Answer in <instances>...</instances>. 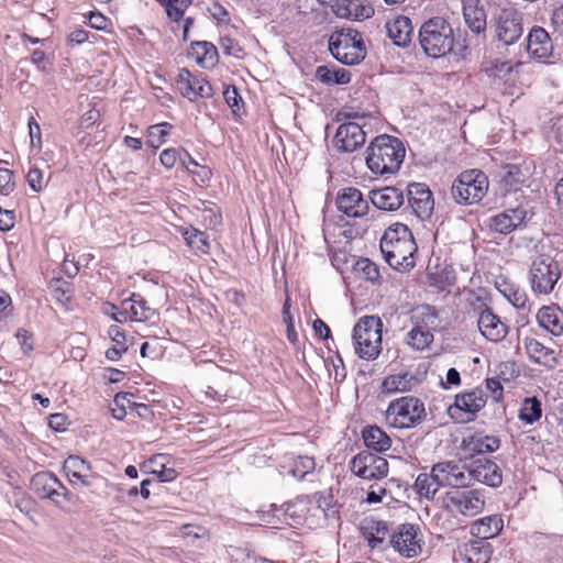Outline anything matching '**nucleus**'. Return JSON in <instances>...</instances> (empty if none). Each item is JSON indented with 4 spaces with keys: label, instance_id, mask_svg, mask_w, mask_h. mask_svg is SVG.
Wrapping results in <instances>:
<instances>
[{
    "label": "nucleus",
    "instance_id": "nucleus-53",
    "mask_svg": "<svg viewBox=\"0 0 563 563\" xmlns=\"http://www.w3.org/2000/svg\"><path fill=\"white\" fill-rule=\"evenodd\" d=\"M108 335L114 343V346L121 349V350H128L126 346V338L124 331L121 329V327L113 324L110 325L108 329Z\"/></svg>",
    "mask_w": 563,
    "mask_h": 563
},
{
    "label": "nucleus",
    "instance_id": "nucleus-7",
    "mask_svg": "<svg viewBox=\"0 0 563 563\" xmlns=\"http://www.w3.org/2000/svg\"><path fill=\"white\" fill-rule=\"evenodd\" d=\"M424 418V404L413 396H404L390 401L385 413L388 426L397 429L415 428Z\"/></svg>",
    "mask_w": 563,
    "mask_h": 563
},
{
    "label": "nucleus",
    "instance_id": "nucleus-2",
    "mask_svg": "<svg viewBox=\"0 0 563 563\" xmlns=\"http://www.w3.org/2000/svg\"><path fill=\"white\" fill-rule=\"evenodd\" d=\"M405 153L404 144L397 137L378 135L366 150V165L375 175L395 174L404 162Z\"/></svg>",
    "mask_w": 563,
    "mask_h": 563
},
{
    "label": "nucleus",
    "instance_id": "nucleus-51",
    "mask_svg": "<svg viewBox=\"0 0 563 563\" xmlns=\"http://www.w3.org/2000/svg\"><path fill=\"white\" fill-rule=\"evenodd\" d=\"M358 268L364 273L369 282H376L379 278V269L377 265L368 258H363L357 263Z\"/></svg>",
    "mask_w": 563,
    "mask_h": 563
},
{
    "label": "nucleus",
    "instance_id": "nucleus-43",
    "mask_svg": "<svg viewBox=\"0 0 563 563\" xmlns=\"http://www.w3.org/2000/svg\"><path fill=\"white\" fill-rule=\"evenodd\" d=\"M542 416V405L537 397H528L519 410V419L527 424H532Z\"/></svg>",
    "mask_w": 563,
    "mask_h": 563
},
{
    "label": "nucleus",
    "instance_id": "nucleus-44",
    "mask_svg": "<svg viewBox=\"0 0 563 563\" xmlns=\"http://www.w3.org/2000/svg\"><path fill=\"white\" fill-rule=\"evenodd\" d=\"M527 173L517 165H507L501 177V183L508 190L517 191L526 181Z\"/></svg>",
    "mask_w": 563,
    "mask_h": 563
},
{
    "label": "nucleus",
    "instance_id": "nucleus-22",
    "mask_svg": "<svg viewBox=\"0 0 563 563\" xmlns=\"http://www.w3.org/2000/svg\"><path fill=\"white\" fill-rule=\"evenodd\" d=\"M471 486L475 483H483L490 487H498L503 483V475L499 466L487 459L475 461L470 467Z\"/></svg>",
    "mask_w": 563,
    "mask_h": 563
},
{
    "label": "nucleus",
    "instance_id": "nucleus-61",
    "mask_svg": "<svg viewBox=\"0 0 563 563\" xmlns=\"http://www.w3.org/2000/svg\"><path fill=\"white\" fill-rule=\"evenodd\" d=\"M14 225V216L12 211L3 210L0 207V230L9 231Z\"/></svg>",
    "mask_w": 563,
    "mask_h": 563
},
{
    "label": "nucleus",
    "instance_id": "nucleus-26",
    "mask_svg": "<svg viewBox=\"0 0 563 563\" xmlns=\"http://www.w3.org/2000/svg\"><path fill=\"white\" fill-rule=\"evenodd\" d=\"M537 322L540 328L554 336L563 335V310L555 305L541 307L537 312Z\"/></svg>",
    "mask_w": 563,
    "mask_h": 563
},
{
    "label": "nucleus",
    "instance_id": "nucleus-45",
    "mask_svg": "<svg viewBox=\"0 0 563 563\" xmlns=\"http://www.w3.org/2000/svg\"><path fill=\"white\" fill-rule=\"evenodd\" d=\"M433 339V332L411 329L406 335V343L413 350L423 351L430 346Z\"/></svg>",
    "mask_w": 563,
    "mask_h": 563
},
{
    "label": "nucleus",
    "instance_id": "nucleus-59",
    "mask_svg": "<svg viewBox=\"0 0 563 563\" xmlns=\"http://www.w3.org/2000/svg\"><path fill=\"white\" fill-rule=\"evenodd\" d=\"M109 20L100 12H91L89 14V24L91 27L102 31L108 26Z\"/></svg>",
    "mask_w": 563,
    "mask_h": 563
},
{
    "label": "nucleus",
    "instance_id": "nucleus-58",
    "mask_svg": "<svg viewBox=\"0 0 563 563\" xmlns=\"http://www.w3.org/2000/svg\"><path fill=\"white\" fill-rule=\"evenodd\" d=\"M208 11L212 15V18L219 22L225 23L229 21V13L227 9L218 2L211 3L208 8Z\"/></svg>",
    "mask_w": 563,
    "mask_h": 563
},
{
    "label": "nucleus",
    "instance_id": "nucleus-35",
    "mask_svg": "<svg viewBox=\"0 0 563 563\" xmlns=\"http://www.w3.org/2000/svg\"><path fill=\"white\" fill-rule=\"evenodd\" d=\"M504 528L503 519L497 516H487L475 520L471 526V533L477 539L487 541L496 537Z\"/></svg>",
    "mask_w": 563,
    "mask_h": 563
},
{
    "label": "nucleus",
    "instance_id": "nucleus-60",
    "mask_svg": "<svg viewBox=\"0 0 563 563\" xmlns=\"http://www.w3.org/2000/svg\"><path fill=\"white\" fill-rule=\"evenodd\" d=\"M486 388L490 391L494 400L499 401L503 398V386L497 378H487Z\"/></svg>",
    "mask_w": 563,
    "mask_h": 563
},
{
    "label": "nucleus",
    "instance_id": "nucleus-4",
    "mask_svg": "<svg viewBox=\"0 0 563 563\" xmlns=\"http://www.w3.org/2000/svg\"><path fill=\"white\" fill-rule=\"evenodd\" d=\"M562 276L560 263L548 254L536 256L528 269L527 278L536 296H549Z\"/></svg>",
    "mask_w": 563,
    "mask_h": 563
},
{
    "label": "nucleus",
    "instance_id": "nucleus-15",
    "mask_svg": "<svg viewBox=\"0 0 563 563\" xmlns=\"http://www.w3.org/2000/svg\"><path fill=\"white\" fill-rule=\"evenodd\" d=\"M366 132L357 122L342 123L334 135L333 145L338 152L352 153L364 145Z\"/></svg>",
    "mask_w": 563,
    "mask_h": 563
},
{
    "label": "nucleus",
    "instance_id": "nucleus-13",
    "mask_svg": "<svg viewBox=\"0 0 563 563\" xmlns=\"http://www.w3.org/2000/svg\"><path fill=\"white\" fill-rule=\"evenodd\" d=\"M443 487L452 489L471 487L468 466L457 461H443L433 465Z\"/></svg>",
    "mask_w": 563,
    "mask_h": 563
},
{
    "label": "nucleus",
    "instance_id": "nucleus-41",
    "mask_svg": "<svg viewBox=\"0 0 563 563\" xmlns=\"http://www.w3.org/2000/svg\"><path fill=\"white\" fill-rule=\"evenodd\" d=\"M316 77L325 85H345L351 81V71L324 65L317 67Z\"/></svg>",
    "mask_w": 563,
    "mask_h": 563
},
{
    "label": "nucleus",
    "instance_id": "nucleus-49",
    "mask_svg": "<svg viewBox=\"0 0 563 563\" xmlns=\"http://www.w3.org/2000/svg\"><path fill=\"white\" fill-rule=\"evenodd\" d=\"M26 181L34 192L42 191L47 185L44 173L38 167L30 168L26 174Z\"/></svg>",
    "mask_w": 563,
    "mask_h": 563
},
{
    "label": "nucleus",
    "instance_id": "nucleus-47",
    "mask_svg": "<svg viewBox=\"0 0 563 563\" xmlns=\"http://www.w3.org/2000/svg\"><path fill=\"white\" fill-rule=\"evenodd\" d=\"M187 244L202 253H207L209 250V238L206 232L199 231L195 228L186 229L183 233Z\"/></svg>",
    "mask_w": 563,
    "mask_h": 563
},
{
    "label": "nucleus",
    "instance_id": "nucleus-39",
    "mask_svg": "<svg viewBox=\"0 0 563 563\" xmlns=\"http://www.w3.org/2000/svg\"><path fill=\"white\" fill-rule=\"evenodd\" d=\"M190 55L203 68H211L218 62L217 47L210 42H195L190 47Z\"/></svg>",
    "mask_w": 563,
    "mask_h": 563
},
{
    "label": "nucleus",
    "instance_id": "nucleus-17",
    "mask_svg": "<svg viewBox=\"0 0 563 563\" xmlns=\"http://www.w3.org/2000/svg\"><path fill=\"white\" fill-rule=\"evenodd\" d=\"M408 201L413 213L420 220H428L431 218L434 209V200L430 189L421 183L410 184L407 188Z\"/></svg>",
    "mask_w": 563,
    "mask_h": 563
},
{
    "label": "nucleus",
    "instance_id": "nucleus-21",
    "mask_svg": "<svg viewBox=\"0 0 563 563\" xmlns=\"http://www.w3.org/2000/svg\"><path fill=\"white\" fill-rule=\"evenodd\" d=\"M528 53L539 62H548L553 57V43L549 33L541 26H533L528 34Z\"/></svg>",
    "mask_w": 563,
    "mask_h": 563
},
{
    "label": "nucleus",
    "instance_id": "nucleus-29",
    "mask_svg": "<svg viewBox=\"0 0 563 563\" xmlns=\"http://www.w3.org/2000/svg\"><path fill=\"white\" fill-rule=\"evenodd\" d=\"M496 288L515 308L525 312L531 310L527 292L518 285L510 283L506 278H500L496 282Z\"/></svg>",
    "mask_w": 563,
    "mask_h": 563
},
{
    "label": "nucleus",
    "instance_id": "nucleus-63",
    "mask_svg": "<svg viewBox=\"0 0 563 563\" xmlns=\"http://www.w3.org/2000/svg\"><path fill=\"white\" fill-rule=\"evenodd\" d=\"M15 338L21 345V347L25 351H32L33 345L29 342L31 339V334L25 329H19L15 333Z\"/></svg>",
    "mask_w": 563,
    "mask_h": 563
},
{
    "label": "nucleus",
    "instance_id": "nucleus-1",
    "mask_svg": "<svg viewBox=\"0 0 563 563\" xmlns=\"http://www.w3.org/2000/svg\"><path fill=\"white\" fill-rule=\"evenodd\" d=\"M417 244L411 231L402 223L390 225L380 239V251L390 267L399 272L416 265Z\"/></svg>",
    "mask_w": 563,
    "mask_h": 563
},
{
    "label": "nucleus",
    "instance_id": "nucleus-19",
    "mask_svg": "<svg viewBox=\"0 0 563 563\" xmlns=\"http://www.w3.org/2000/svg\"><path fill=\"white\" fill-rule=\"evenodd\" d=\"M393 548L406 558L417 556L421 552L417 529L413 525H401L391 537Z\"/></svg>",
    "mask_w": 563,
    "mask_h": 563
},
{
    "label": "nucleus",
    "instance_id": "nucleus-48",
    "mask_svg": "<svg viewBox=\"0 0 563 563\" xmlns=\"http://www.w3.org/2000/svg\"><path fill=\"white\" fill-rule=\"evenodd\" d=\"M314 466L316 464L312 457L299 456L298 460L295 461L291 474L297 479H303L307 474L314 470Z\"/></svg>",
    "mask_w": 563,
    "mask_h": 563
},
{
    "label": "nucleus",
    "instance_id": "nucleus-57",
    "mask_svg": "<svg viewBox=\"0 0 563 563\" xmlns=\"http://www.w3.org/2000/svg\"><path fill=\"white\" fill-rule=\"evenodd\" d=\"M13 174L8 168H0V191L4 194H9L13 190L12 183Z\"/></svg>",
    "mask_w": 563,
    "mask_h": 563
},
{
    "label": "nucleus",
    "instance_id": "nucleus-30",
    "mask_svg": "<svg viewBox=\"0 0 563 563\" xmlns=\"http://www.w3.org/2000/svg\"><path fill=\"white\" fill-rule=\"evenodd\" d=\"M170 460L165 454H155L143 463V468L157 477L159 482H172L177 476V471L168 466Z\"/></svg>",
    "mask_w": 563,
    "mask_h": 563
},
{
    "label": "nucleus",
    "instance_id": "nucleus-32",
    "mask_svg": "<svg viewBox=\"0 0 563 563\" xmlns=\"http://www.w3.org/2000/svg\"><path fill=\"white\" fill-rule=\"evenodd\" d=\"M122 306H124L123 313H130V321L144 322L155 314V310L140 294H131L129 298L122 300Z\"/></svg>",
    "mask_w": 563,
    "mask_h": 563
},
{
    "label": "nucleus",
    "instance_id": "nucleus-62",
    "mask_svg": "<svg viewBox=\"0 0 563 563\" xmlns=\"http://www.w3.org/2000/svg\"><path fill=\"white\" fill-rule=\"evenodd\" d=\"M221 48L225 55L239 56L241 48L230 37L221 38Z\"/></svg>",
    "mask_w": 563,
    "mask_h": 563
},
{
    "label": "nucleus",
    "instance_id": "nucleus-64",
    "mask_svg": "<svg viewBox=\"0 0 563 563\" xmlns=\"http://www.w3.org/2000/svg\"><path fill=\"white\" fill-rule=\"evenodd\" d=\"M552 25L563 34V4L556 7L551 16Z\"/></svg>",
    "mask_w": 563,
    "mask_h": 563
},
{
    "label": "nucleus",
    "instance_id": "nucleus-18",
    "mask_svg": "<svg viewBox=\"0 0 563 563\" xmlns=\"http://www.w3.org/2000/svg\"><path fill=\"white\" fill-rule=\"evenodd\" d=\"M338 209L352 218H361L368 211V202L362 192L353 187H346L339 191L336 197Z\"/></svg>",
    "mask_w": 563,
    "mask_h": 563
},
{
    "label": "nucleus",
    "instance_id": "nucleus-52",
    "mask_svg": "<svg viewBox=\"0 0 563 563\" xmlns=\"http://www.w3.org/2000/svg\"><path fill=\"white\" fill-rule=\"evenodd\" d=\"M223 97L232 112L236 113L240 110V103L242 102V98L239 95L238 89L235 87L228 86L223 91Z\"/></svg>",
    "mask_w": 563,
    "mask_h": 563
},
{
    "label": "nucleus",
    "instance_id": "nucleus-8",
    "mask_svg": "<svg viewBox=\"0 0 563 563\" xmlns=\"http://www.w3.org/2000/svg\"><path fill=\"white\" fill-rule=\"evenodd\" d=\"M488 185V178L483 172L465 170L454 180L451 194L457 203L473 205L485 197Z\"/></svg>",
    "mask_w": 563,
    "mask_h": 563
},
{
    "label": "nucleus",
    "instance_id": "nucleus-37",
    "mask_svg": "<svg viewBox=\"0 0 563 563\" xmlns=\"http://www.w3.org/2000/svg\"><path fill=\"white\" fill-rule=\"evenodd\" d=\"M342 4L338 8L336 13L344 18L354 20L369 19L374 14V8L362 0H342Z\"/></svg>",
    "mask_w": 563,
    "mask_h": 563
},
{
    "label": "nucleus",
    "instance_id": "nucleus-56",
    "mask_svg": "<svg viewBox=\"0 0 563 563\" xmlns=\"http://www.w3.org/2000/svg\"><path fill=\"white\" fill-rule=\"evenodd\" d=\"M29 134H30V139H31V146L41 148V146H42L41 128L34 118H31L29 121Z\"/></svg>",
    "mask_w": 563,
    "mask_h": 563
},
{
    "label": "nucleus",
    "instance_id": "nucleus-50",
    "mask_svg": "<svg viewBox=\"0 0 563 563\" xmlns=\"http://www.w3.org/2000/svg\"><path fill=\"white\" fill-rule=\"evenodd\" d=\"M192 0H168L167 15L174 21L183 18L185 10L191 4Z\"/></svg>",
    "mask_w": 563,
    "mask_h": 563
},
{
    "label": "nucleus",
    "instance_id": "nucleus-31",
    "mask_svg": "<svg viewBox=\"0 0 563 563\" xmlns=\"http://www.w3.org/2000/svg\"><path fill=\"white\" fill-rule=\"evenodd\" d=\"M525 349L529 358L540 365L554 367L558 364L554 350L545 346L537 339L529 338L525 340Z\"/></svg>",
    "mask_w": 563,
    "mask_h": 563
},
{
    "label": "nucleus",
    "instance_id": "nucleus-54",
    "mask_svg": "<svg viewBox=\"0 0 563 563\" xmlns=\"http://www.w3.org/2000/svg\"><path fill=\"white\" fill-rule=\"evenodd\" d=\"M386 534H387V527L385 525L377 522L375 526V532L368 531L366 533V539H367L369 545L372 548H374L384 541Z\"/></svg>",
    "mask_w": 563,
    "mask_h": 563
},
{
    "label": "nucleus",
    "instance_id": "nucleus-14",
    "mask_svg": "<svg viewBox=\"0 0 563 563\" xmlns=\"http://www.w3.org/2000/svg\"><path fill=\"white\" fill-rule=\"evenodd\" d=\"M474 312L477 316L478 330L486 340L497 343L506 338L508 334L507 324L487 305L481 302L474 309Z\"/></svg>",
    "mask_w": 563,
    "mask_h": 563
},
{
    "label": "nucleus",
    "instance_id": "nucleus-28",
    "mask_svg": "<svg viewBox=\"0 0 563 563\" xmlns=\"http://www.w3.org/2000/svg\"><path fill=\"white\" fill-rule=\"evenodd\" d=\"M411 329L432 332L439 324L437 309L430 305H419L409 312Z\"/></svg>",
    "mask_w": 563,
    "mask_h": 563
},
{
    "label": "nucleus",
    "instance_id": "nucleus-5",
    "mask_svg": "<svg viewBox=\"0 0 563 563\" xmlns=\"http://www.w3.org/2000/svg\"><path fill=\"white\" fill-rule=\"evenodd\" d=\"M329 51L339 63L349 66L360 64L367 54L362 34L353 29L332 33L329 38Z\"/></svg>",
    "mask_w": 563,
    "mask_h": 563
},
{
    "label": "nucleus",
    "instance_id": "nucleus-6",
    "mask_svg": "<svg viewBox=\"0 0 563 563\" xmlns=\"http://www.w3.org/2000/svg\"><path fill=\"white\" fill-rule=\"evenodd\" d=\"M382 320L376 316L362 317L353 329L355 353L364 360H376L382 352Z\"/></svg>",
    "mask_w": 563,
    "mask_h": 563
},
{
    "label": "nucleus",
    "instance_id": "nucleus-3",
    "mask_svg": "<svg viewBox=\"0 0 563 563\" xmlns=\"http://www.w3.org/2000/svg\"><path fill=\"white\" fill-rule=\"evenodd\" d=\"M418 37L422 51L432 58L450 54L455 42L451 23L442 16H433L423 22Z\"/></svg>",
    "mask_w": 563,
    "mask_h": 563
},
{
    "label": "nucleus",
    "instance_id": "nucleus-23",
    "mask_svg": "<svg viewBox=\"0 0 563 563\" xmlns=\"http://www.w3.org/2000/svg\"><path fill=\"white\" fill-rule=\"evenodd\" d=\"M492 555V545L483 540H470L454 554L456 563H488Z\"/></svg>",
    "mask_w": 563,
    "mask_h": 563
},
{
    "label": "nucleus",
    "instance_id": "nucleus-25",
    "mask_svg": "<svg viewBox=\"0 0 563 563\" xmlns=\"http://www.w3.org/2000/svg\"><path fill=\"white\" fill-rule=\"evenodd\" d=\"M500 446V440L496 435H488L476 432L468 437H464L461 448L464 452L473 454H485L497 451Z\"/></svg>",
    "mask_w": 563,
    "mask_h": 563
},
{
    "label": "nucleus",
    "instance_id": "nucleus-33",
    "mask_svg": "<svg viewBox=\"0 0 563 563\" xmlns=\"http://www.w3.org/2000/svg\"><path fill=\"white\" fill-rule=\"evenodd\" d=\"M420 383L418 376L411 372H402L388 375L382 383V389L387 394L405 393L415 388Z\"/></svg>",
    "mask_w": 563,
    "mask_h": 563
},
{
    "label": "nucleus",
    "instance_id": "nucleus-24",
    "mask_svg": "<svg viewBox=\"0 0 563 563\" xmlns=\"http://www.w3.org/2000/svg\"><path fill=\"white\" fill-rule=\"evenodd\" d=\"M372 203L384 211H395L399 209L404 201V190L399 187L387 186L380 189L369 191Z\"/></svg>",
    "mask_w": 563,
    "mask_h": 563
},
{
    "label": "nucleus",
    "instance_id": "nucleus-11",
    "mask_svg": "<svg viewBox=\"0 0 563 563\" xmlns=\"http://www.w3.org/2000/svg\"><path fill=\"white\" fill-rule=\"evenodd\" d=\"M351 471L363 479H380L388 474V462L382 456L363 451L352 459Z\"/></svg>",
    "mask_w": 563,
    "mask_h": 563
},
{
    "label": "nucleus",
    "instance_id": "nucleus-34",
    "mask_svg": "<svg viewBox=\"0 0 563 563\" xmlns=\"http://www.w3.org/2000/svg\"><path fill=\"white\" fill-rule=\"evenodd\" d=\"M63 470L70 483H80L84 486H89L90 465L78 455H69L63 465Z\"/></svg>",
    "mask_w": 563,
    "mask_h": 563
},
{
    "label": "nucleus",
    "instance_id": "nucleus-42",
    "mask_svg": "<svg viewBox=\"0 0 563 563\" xmlns=\"http://www.w3.org/2000/svg\"><path fill=\"white\" fill-rule=\"evenodd\" d=\"M54 487H59V479L51 472L36 473L31 479V488L41 498H47Z\"/></svg>",
    "mask_w": 563,
    "mask_h": 563
},
{
    "label": "nucleus",
    "instance_id": "nucleus-12",
    "mask_svg": "<svg viewBox=\"0 0 563 563\" xmlns=\"http://www.w3.org/2000/svg\"><path fill=\"white\" fill-rule=\"evenodd\" d=\"M487 402V395L482 388H474L471 391L455 396L454 404L449 407V413L460 420H471L481 411Z\"/></svg>",
    "mask_w": 563,
    "mask_h": 563
},
{
    "label": "nucleus",
    "instance_id": "nucleus-40",
    "mask_svg": "<svg viewBox=\"0 0 563 563\" xmlns=\"http://www.w3.org/2000/svg\"><path fill=\"white\" fill-rule=\"evenodd\" d=\"M363 440L368 449L376 452L387 451L391 445V440L387 433L376 426H369L363 430Z\"/></svg>",
    "mask_w": 563,
    "mask_h": 563
},
{
    "label": "nucleus",
    "instance_id": "nucleus-27",
    "mask_svg": "<svg viewBox=\"0 0 563 563\" xmlns=\"http://www.w3.org/2000/svg\"><path fill=\"white\" fill-rule=\"evenodd\" d=\"M386 31L395 45L406 47L411 41L413 26L408 16L398 15L386 23Z\"/></svg>",
    "mask_w": 563,
    "mask_h": 563
},
{
    "label": "nucleus",
    "instance_id": "nucleus-10",
    "mask_svg": "<svg viewBox=\"0 0 563 563\" xmlns=\"http://www.w3.org/2000/svg\"><path fill=\"white\" fill-rule=\"evenodd\" d=\"M495 35L504 45L515 44L522 35V16L515 8H503L494 18Z\"/></svg>",
    "mask_w": 563,
    "mask_h": 563
},
{
    "label": "nucleus",
    "instance_id": "nucleus-36",
    "mask_svg": "<svg viewBox=\"0 0 563 563\" xmlns=\"http://www.w3.org/2000/svg\"><path fill=\"white\" fill-rule=\"evenodd\" d=\"M463 15L472 32L481 33L486 29V12L479 0H465L463 2Z\"/></svg>",
    "mask_w": 563,
    "mask_h": 563
},
{
    "label": "nucleus",
    "instance_id": "nucleus-16",
    "mask_svg": "<svg viewBox=\"0 0 563 563\" xmlns=\"http://www.w3.org/2000/svg\"><path fill=\"white\" fill-rule=\"evenodd\" d=\"M177 89L190 101L197 98H211L213 95L212 86L200 76H194L187 68L179 69L177 80Z\"/></svg>",
    "mask_w": 563,
    "mask_h": 563
},
{
    "label": "nucleus",
    "instance_id": "nucleus-55",
    "mask_svg": "<svg viewBox=\"0 0 563 563\" xmlns=\"http://www.w3.org/2000/svg\"><path fill=\"white\" fill-rule=\"evenodd\" d=\"M180 155L176 148H166L164 150L161 155L159 159L161 163L167 168H173L178 161H180Z\"/></svg>",
    "mask_w": 563,
    "mask_h": 563
},
{
    "label": "nucleus",
    "instance_id": "nucleus-46",
    "mask_svg": "<svg viewBox=\"0 0 563 563\" xmlns=\"http://www.w3.org/2000/svg\"><path fill=\"white\" fill-rule=\"evenodd\" d=\"M172 124L167 122L151 125L147 129V144L153 148H158L166 142V137L169 135Z\"/></svg>",
    "mask_w": 563,
    "mask_h": 563
},
{
    "label": "nucleus",
    "instance_id": "nucleus-20",
    "mask_svg": "<svg viewBox=\"0 0 563 563\" xmlns=\"http://www.w3.org/2000/svg\"><path fill=\"white\" fill-rule=\"evenodd\" d=\"M527 217L522 207L509 208L488 219V228L499 234H509L519 228Z\"/></svg>",
    "mask_w": 563,
    "mask_h": 563
},
{
    "label": "nucleus",
    "instance_id": "nucleus-9",
    "mask_svg": "<svg viewBox=\"0 0 563 563\" xmlns=\"http://www.w3.org/2000/svg\"><path fill=\"white\" fill-rule=\"evenodd\" d=\"M442 507L453 516L474 517L485 507V496L479 489H451L442 497Z\"/></svg>",
    "mask_w": 563,
    "mask_h": 563
},
{
    "label": "nucleus",
    "instance_id": "nucleus-38",
    "mask_svg": "<svg viewBox=\"0 0 563 563\" xmlns=\"http://www.w3.org/2000/svg\"><path fill=\"white\" fill-rule=\"evenodd\" d=\"M435 474L437 472L432 466L430 473H421L417 476L413 487L420 497L432 500L439 489L443 487Z\"/></svg>",
    "mask_w": 563,
    "mask_h": 563
}]
</instances>
